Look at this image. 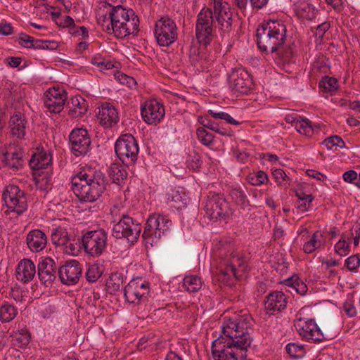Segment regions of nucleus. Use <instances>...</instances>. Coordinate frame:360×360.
<instances>
[{
    "label": "nucleus",
    "mask_w": 360,
    "mask_h": 360,
    "mask_svg": "<svg viewBox=\"0 0 360 360\" xmlns=\"http://www.w3.org/2000/svg\"><path fill=\"white\" fill-rule=\"evenodd\" d=\"M26 242L30 250L38 252L46 248L47 238L44 232L39 229L30 231L27 235Z\"/></svg>",
    "instance_id": "bb28decb"
},
{
    "label": "nucleus",
    "mask_w": 360,
    "mask_h": 360,
    "mask_svg": "<svg viewBox=\"0 0 360 360\" xmlns=\"http://www.w3.org/2000/svg\"><path fill=\"white\" fill-rule=\"evenodd\" d=\"M346 267L352 271H356L360 266V257L359 255H353L345 260Z\"/></svg>",
    "instance_id": "13d9d810"
},
{
    "label": "nucleus",
    "mask_w": 360,
    "mask_h": 360,
    "mask_svg": "<svg viewBox=\"0 0 360 360\" xmlns=\"http://www.w3.org/2000/svg\"><path fill=\"white\" fill-rule=\"evenodd\" d=\"M123 281L122 274L118 272L111 274L106 283L108 292L110 294H115L117 291L120 290Z\"/></svg>",
    "instance_id": "4c0bfd02"
},
{
    "label": "nucleus",
    "mask_w": 360,
    "mask_h": 360,
    "mask_svg": "<svg viewBox=\"0 0 360 360\" xmlns=\"http://www.w3.org/2000/svg\"><path fill=\"white\" fill-rule=\"evenodd\" d=\"M148 293V283H142L141 280H131L124 289V296L129 303L140 304Z\"/></svg>",
    "instance_id": "dca6fc26"
},
{
    "label": "nucleus",
    "mask_w": 360,
    "mask_h": 360,
    "mask_svg": "<svg viewBox=\"0 0 360 360\" xmlns=\"http://www.w3.org/2000/svg\"><path fill=\"white\" fill-rule=\"evenodd\" d=\"M36 186L40 190L47 191L51 188V176L47 172H35L34 173Z\"/></svg>",
    "instance_id": "e433bc0d"
},
{
    "label": "nucleus",
    "mask_w": 360,
    "mask_h": 360,
    "mask_svg": "<svg viewBox=\"0 0 360 360\" xmlns=\"http://www.w3.org/2000/svg\"><path fill=\"white\" fill-rule=\"evenodd\" d=\"M134 13L132 10H127L121 5L112 6L108 13V18H110V24L106 27V31L110 33L112 30L116 37L119 28H122L124 22L127 21L129 17L134 16Z\"/></svg>",
    "instance_id": "f3484780"
},
{
    "label": "nucleus",
    "mask_w": 360,
    "mask_h": 360,
    "mask_svg": "<svg viewBox=\"0 0 360 360\" xmlns=\"http://www.w3.org/2000/svg\"><path fill=\"white\" fill-rule=\"evenodd\" d=\"M81 264L77 260H70L59 266L58 277L62 283L68 285L76 284L82 276Z\"/></svg>",
    "instance_id": "a211bd4d"
},
{
    "label": "nucleus",
    "mask_w": 360,
    "mask_h": 360,
    "mask_svg": "<svg viewBox=\"0 0 360 360\" xmlns=\"http://www.w3.org/2000/svg\"><path fill=\"white\" fill-rule=\"evenodd\" d=\"M115 78L122 84H126L129 88H132L136 84L135 79L122 72H117L115 74Z\"/></svg>",
    "instance_id": "bf43d9fd"
},
{
    "label": "nucleus",
    "mask_w": 360,
    "mask_h": 360,
    "mask_svg": "<svg viewBox=\"0 0 360 360\" xmlns=\"http://www.w3.org/2000/svg\"><path fill=\"white\" fill-rule=\"evenodd\" d=\"M52 163L51 153L46 152L44 148H37L29 160V165L32 170L40 172L46 169Z\"/></svg>",
    "instance_id": "5701e85b"
},
{
    "label": "nucleus",
    "mask_w": 360,
    "mask_h": 360,
    "mask_svg": "<svg viewBox=\"0 0 360 360\" xmlns=\"http://www.w3.org/2000/svg\"><path fill=\"white\" fill-rule=\"evenodd\" d=\"M330 27V25L329 22H323L321 23L316 27V34H319L320 37H322L329 30Z\"/></svg>",
    "instance_id": "774afa93"
},
{
    "label": "nucleus",
    "mask_w": 360,
    "mask_h": 360,
    "mask_svg": "<svg viewBox=\"0 0 360 360\" xmlns=\"http://www.w3.org/2000/svg\"><path fill=\"white\" fill-rule=\"evenodd\" d=\"M139 26V19L134 15L129 17L127 21L124 22L122 28H119L116 37L124 38L130 34H134L138 32Z\"/></svg>",
    "instance_id": "473e14b6"
},
{
    "label": "nucleus",
    "mask_w": 360,
    "mask_h": 360,
    "mask_svg": "<svg viewBox=\"0 0 360 360\" xmlns=\"http://www.w3.org/2000/svg\"><path fill=\"white\" fill-rule=\"evenodd\" d=\"M200 278L197 276H187L184 278L183 287L190 292H196L201 288Z\"/></svg>",
    "instance_id": "37998d69"
},
{
    "label": "nucleus",
    "mask_w": 360,
    "mask_h": 360,
    "mask_svg": "<svg viewBox=\"0 0 360 360\" xmlns=\"http://www.w3.org/2000/svg\"><path fill=\"white\" fill-rule=\"evenodd\" d=\"M186 162L188 167L193 171H197L200 167L202 163L200 155L195 151H193L192 153L188 155Z\"/></svg>",
    "instance_id": "864d4df0"
},
{
    "label": "nucleus",
    "mask_w": 360,
    "mask_h": 360,
    "mask_svg": "<svg viewBox=\"0 0 360 360\" xmlns=\"http://www.w3.org/2000/svg\"><path fill=\"white\" fill-rule=\"evenodd\" d=\"M151 217H154L156 220L157 231L155 234L160 236V238L172 226V221L165 215L158 214L155 213L151 214Z\"/></svg>",
    "instance_id": "c9c22d12"
},
{
    "label": "nucleus",
    "mask_w": 360,
    "mask_h": 360,
    "mask_svg": "<svg viewBox=\"0 0 360 360\" xmlns=\"http://www.w3.org/2000/svg\"><path fill=\"white\" fill-rule=\"evenodd\" d=\"M198 122L204 127V129L207 128L212 131H214L215 128L217 127L219 122H215L210 120L207 117V115L205 116H199L198 118Z\"/></svg>",
    "instance_id": "680f3d73"
},
{
    "label": "nucleus",
    "mask_w": 360,
    "mask_h": 360,
    "mask_svg": "<svg viewBox=\"0 0 360 360\" xmlns=\"http://www.w3.org/2000/svg\"><path fill=\"white\" fill-rule=\"evenodd\" d=\"M51 240L56 245L68 244L70 238L65 229H57L51 234Z\"/></svg>",
    "instance_id": "49530a36"
},
{
    "label": "nucleus",
    "mask_w": 360,
    "mask_h": 360,
    "mask_svg": "<svg viewBox=\"0 0 360 360\" xmlns=\"http://www.w3.org/2000/svg\"><path fill=\"white\" fill-rule=\"evenodd\" d=\"M284 283L294 288L301 295H305L308 290L307 285L297 275L287 278L285 280Z\"/></svg>",
    "instance_id": "58836bf2"
},
{
    "label": "nucleus",
    "mask_w": 360,
    "mask_h": 360,
    "mask_svg": "<svg viewBox=\"0 0 360 360\" xmlns=\"http://www.w3.org/2000/svg\"><path fill=\"white\" fill-rule=\"evenodd\" d=\"M286 352L293 359H301L305 354L306 351L303 345L296 343H288L285 347Z\"/></svg>",
    "instance_id": "de8ad7c7"
},
{
    "label": "nucleus",
    "mask_w": 360,
    "mask_h": 360,
    "mask_svg": "<svg viewBox=\"0 0 360 360\" xmlns=\"http://www.w3.org/2000/svg\"><path fill=\"white\" fill-rule=\"evenodd\" d=\"M9 123L11 133L13 136L21 139L25 136L27 121L20 112L13 115L11 117Z\"/></svg>",
    "instance_id": "7c9ffc66"
},
{
    "label": "nucleus",
    "mask_w": 360,
    "mask_h": 360,
    "mask_svg": "<svg viewBox=\"0 0 360 360\" xmlns=\"http://www.w3.org/2000/svg\"><path fill=\"white\" fill-rule=\"evenodd\" d=\"M106 179L101 171H91L89 173L81 171L72 179V189L81 201L94 202L105 190Z\"/></svg>",
    "instance_id": "f03ea898"
},
{
    "label": "nucleus",
    "mask_w": 360,
    "mask_h": 360,
    "mask_svg": "<svg viewBox=\"0 0 360 360\" xmlns=\"http://www.w3.org/2000/svg\"><path fill=\"white\" fill-rule=\"evenodd\" d=\"M229 195L235 203L241 209L245 210L250 207V202L248 199L245 191L241 187H234L230 191Z\"/></svg>",
    "instance_id": "f704fd0d"
},
{
    "label": "nucleus",
    "mask_w": 360,
    "mask_h": 360,
    "mask_svg": "<svg viewBox=\"0 0 360 360\" xmlns=\"http://www.w3.org/2000/svg\"><path fill=\"white\" fill-rule=\"evenodd\" d=\"M30 47L34 49L53 51L58 49V44L56 41H45L34 39L33 44H31Z\"/></svg>",
    "instance_id": "09e8293b"
},
{
    "label": "nucleus",
    "mask_w": 360,
    "mask_h": 360,
    "mask_svg": "<svg viewBox=\"0 0 360 360\" xmlns=\"http://www.w3.org/2000/svg\"><path fill=\"white\" fill-rule=\"evenodd\" d=\"M154 32L158 44L162 46H168L177 39L176 23L168 17H162L155 23Z\"/></svg>",
    "instance_id": "9b49d317"
},
{
    "label": "nucleus",
    "mask_w": 360,
    "mask_h": 360,
    "mask_svg": "<svg viewBox=\"0 0 360 360\" xmlns=\"http://www.w3.org/2000/svg\"><path fill=\"white\" fill-rule=\"evenodd\" d=\"M97 117L100 124L105 127H110L116 124L119 120L117 110L109 103H105L101 105Z\"/></svg>",
    "instance_id": "b1692460"
},
{
    "label": "nucleus",
    "mask_w": 360,
    "mask_h": 360,
    "mask_svg": "<svg viewBox=\"0 0 360 360\" xmlns=\"http://www.w3.org/2000/svg\"><path fill=\"white\" fill-rule=\"evenodd\" d=\"M34 40V37L27 35L25 33L22 32L19 35V44L25 48L31 49V47H30V45H31V44H33Z\"/></svg>",
    "instance_id": "e2e57ef3"
},
{
    "label": "nucleus",
    "mask_w": 360,
    "mask_h": 360,
    "mask_svg": "<svg viewBox=\"0 0 360 360\" xmlns=\"http://www.w3.org/2000/svg\"><path fill=\"white\" fill-rule=\"evenodd\" d=\"M198 141L204 146L212 147L214 144V136L208 132L204 127H198L196 130Z\"/></svg>",
    "instance_id": "a18cd8bd"
},
{
    "label": "nucleus",
    "mask_w": 360,
    "mask_h": 360,
    "mask_svg": "<svg viewBox=\"0 0 360 360\" xmlns=\"http://www.w3.org/2000/svg\"><path fill=\"white\" fill-rule=\"evenodd\" d=\"M229 82L232 90L240 94H247L253 86L250 75L243 68L234 70L229 75Z\"/></svg>",
    "instance_id": "2eb2a0df"
},
{
    "label": "nucleus",
    "mask_w": 360,
    "mask_h": 360,
    "mask_svg": "<svg viewBox=\"0 0 360 360\" xmlns=\"http://www.w3.org/2000/svg\"><path fill=\"white\" fill-rule=\"evenodd\" d=\"M272 176L278 184L287 187L289 183V178L282 169H276L272 172Z\"/></svg>",
    "instance_id": "5fc2aeb1"
},
{
    "label": "nucleus",
    "mask_w": 360,
    "mask_h": 360,
    "mask_svg": "<svg viewBox=\"0 0 360 360\" xmlns=\"http://www.w3.org/2000/svg\"><path fill=\"white\" fill-rule=\"evenodd\" d=\"M296 328L301 336L314 342H320L326 339L314 319L300 320Z\"/></svg>",
    "instance_id": "aec40b11"
},
{
    "label": "nucleus",
    "mask_w": 360,
    "mask_h": 360,
    "mask_svg": "<svg viewBox=\"0 0 360 360\" xmlns=\"http://www.w3.org/2000/svg\"><path fill=\"white\" fill-rule=\"evenodd\" d=\"M85 251L93 257L103 253L107 245V234L103 229L89 231L82 238Z\"/></svg>",
    "instance_id": "f8f14e48"
},
{
    "label": "nucleus",
    "mask_w": 360,
    "mask_h": 360,
    "mask_svg": "<svg viewBox=\"0 0 360 360\" xmlns=\"http://www.w3.org/2000/svg\"><path fill=\"white\" fill-rule=\"evenodd\" d=\"M214 131L221 136H232L233 135V132L230 128H225L220 123H218L217 127L215 128Z\"/></svg>",
    "instance_id": "338daca9"
},
{
    "label": "nucleus",
    "mask_w": 360,
    "mask_h": 360,
    "mask_svg": "<svg viewBox=\"0 0 360 360\" xmlns=\"http://www.w3.org/2000/svg\"><path fill=\"white\" fill-rule=\"evenodd\" d=\"M212 9L204 6L197 15L195 23V37L200 45L207 46L214 38L213 25L216 22L213 18Z\"/></svg>",
    "instance_id": "423d86ee"
},
{
    "label": "nucleus",
    "mask_w": 360,
    "mask_h": 360,
    "mask_svg": "<svg viewBox=\"0 0 360 360\" xmlns=\"http://www.w3.org/2000/svg\"><path fill=\"white\" fill-rule=\"evenodd\" d=\"M24 151L21 148L15 149L14 151H7L4 154V161L6 166L14 170H18L22 167Z\"/></svg>",
    "instance_id": "c756f323"
},
{
    "label": "nucleus",
    "mask_w": 360,
    "mask_h": 360,
    "mask_svg": "<svg viewBox=\"0 0 360 360\" xmlns=\"http://www.w3.org/2000/svg\"><path fill=\"white\" fill-rule=\"evenodd\" d=\"M66 100L65 91L53 88L46 91L44 106L52 113H59L63 110Z\"/></svg>",
    "instance_id": "4be33fe9"
},
{
    "label": "nucleus",
    "mask_w": 360,
    "mask_h": 360,
    "mask_svg": "<svg viewBox=\"0 0 360 360\" xmlns=\"http://www.w3.org/2000/svg\"><path fill=\"white\" fill-rule=\"evenodd\" d=\"M141 116L143 120L149 124H158L165 115V108L156 100H150L145 102L141 107Z\"/></svg>",
    "instance_id": "6ab92c4d"
},
{
    "label": "nucleus",
    "mask_w": 360,
    "mask_h": 360,
    "mask_svg": "<svg viewBox=\"0 0 360 360\" xmlns=\"http://www.w3.org/2000/svg\"><path fill=\"white\" fill-rule=\"evenodd\" d=\"M36 275V266L30 259H23L16 268V278L23 283H27L33 280Z\"/></svg>",
    "instance_id": "393cba45"
},
{
    "label": "nucleus",
    "mask_w": 360,
    "mask_h": 360,
    "mask_svg": "<svg viewBox=\"0 0 360 360\" xmlns=\"http://www.w3.org/2000/svg\"><path fill=\"white\" fill-rule=\"evenodd\" d=\"M349 242L339 240L335 245V252L341 257L347 255L349 253Z\"/></svg>",
    "instance_id": "4d7b16f0"
},
{
    "label": "nucleus",
    "mask_w": 360,
    "mask_h": 360,
    "mask_svg": "<svg viewBox=\"0 0 360 360\" xmlns=\"http://www.w3.org/2000/svg\"><path fill=\"white\" fill-rule=\"evenodd\" d=\"M112 6H111V4H105L103 6V8L102 7H100L99 8V11L98 12V17H97V21L98 22V24H101L102 26L104 25V22L107 20H110V18H108V11H105V9H110L112 8Z\"/></svg>",
    "instance_id": "052dcab7"
},
{
    "label": "nucleus",
    "mask_w": 360,
    "mask_h": 360,
    "mask_svg": "<svg viewBox=\"0 0 360 360\" xmlns=\"http://www.w3.org/2000/svg\"><path fill=\"white\" fill-rule=\"evenodd\" d=\"M59 266L51 257L41 258L37 265V276L41 283L46 287L52 286L58 276Z\"/></svg>",
    "instance_id": "4468645a"
},
{
    "label": "nucleus",
    "mask_w": 360,
    "mask_h": 360,
    "mask_svg": "<svg viewBox=\"0 0 360 360\" xmlns=\"http://www.w3.org/2000/svg\"><path fill=\"white\" fill-rule=\"evenodd\" d=\"M295 127L298 132L308 136L312 135L314 127L318 128V126L316 125L312 126L309 120L302 117L298 120V122H297Z\"/></svg>",
    "instance_id": "c03bdc74"
},
{
    "label": "nucleus",
    "mask_w": 360,
    "mask_h": 360,
    "mask_svg": "<svg viewBox=\"0 0 360 360\" xmlns=\"http://www.w3.org/2000/svg\"><path fill=\"white\" fill-rule=\"evenodd\" d=\"M156 220L154 217H151L150 214L146 224L143 233L142 234L143 240L145 243L146 248H148V245L153 246L156 244L160 239V236L155 234L157 231Z\"/></svg>",
    "instance_id": "cd10ccee"
},
{
    "label": "nucleus",
    "mask_w": 360,
    "mask_h": 360,
    "mask_svg": "<svg viewBox=\"0 0 360 360\" xmlns=\"http://www.w3.org/2000/svg\"><path fill=\"white\" fill-rule=\"evenodd\" d=\"M205 214L210 219H225L232 214L224 194L210 192L205 202Z\"/></svg>",
    "instance_id": "0eeeda50"
},
{
    "label": "nucleus",
    "mask_w": 360,
    "mask_h": 360,
    "mask_svg": "<svg viewBox=\"0 0 360 360\" xmlns=\"http://www.w3.org/2000/svg\"><path fill=\"white\" fill-rule=\"evenodd\" d=\"M208 115H211L214 119H220L225 120L227 123L239 125L240 122L233 119L229 114L222 112V111H216L214 110H209L207 112Z\"/></svg>",
    "instance_id": "603ef678"
},
{
    "label": "nucleus",
    "mask_w": 360,
    "mask_h": 360,
    "mask_svg": "<svg viewBox=\"0 0 360 360\" xmlns=\"http://www.w3.org/2000/svg\"><path fill=\"white\" fill-rule=\"evenodd\" d=\"M295 46L294 44H290L285 47L281 46L278 51L272 52L273 58L277 60L280 63H289L294 57Z\"/></svg>",
    "instance_id": "72a5a7b5"
},
{
    "label": "nucleus",
    "mask_w": 360,
    "mask_h": 360,
    "mask_svg": "<svg viewBox=\"0 0 360 360\" xmlns=\"http://www.w3.org/2000/svg\"><path fill=\"white\" fill-rule=\"evenodd\" d=\"M288 297L282 291L275 290L265 297L264 308L269 315L283 311L287 307Z\"/></svg>",
    "instance_id": "412c9836"
},
{
    "label": "nucleus",
    "mask_w": 360,
    "mask_h": 360,
    "mask_svg": "<svg viewBox=\"0 0 360 360\" xmlns=\"http://www.w3.org/2000/svg\"><path fill=\"white\" fill-rule=\"evenodd\" d=\"M72 153L76 156L85 155L91 149V137L84 128H75L69 134Z\"/></svg>",
    "instance_id": "ddd939ff"
},
{
    "label": "nucleus",
    "mask_w": 360,
    "mask_h": 360,
    "mask_svg": "<svg viewBox=\"0 0 360 360\" xmlns=\"http://www.w3.org/2000/svg\"><path fill=\"white\" fill-rule=\"evenodd\" d=\"M253 319L250 314L224 318L221 334L212 343L214 360H239L243 350L250 347L252 338L249 333Z\"/></svg>",
    "instance_id": "f257e3e1"
},
{
    "label": "nucleus",
    "mask_w": 360,
    "mask_h": 360,
    "mask_svg": "<svg viewBox=\"0 0 360 360\" xmlns=\"http://www.w3.org/2000/svg\"><path fill=\"white\" fill-rule=\"evenodd\" d=\"M343 307H344V309L348 316L354 317L356 315V309L354 306V301L347 300L344 303Z\"/></svg>",
    "instance_id": "0e129e2a"
},
{
    "label": "nucleus",
    "mask_w": 360,
    "mask_h": 360,
    "mask_svg": "<svg viewBox=\"0 0 360 360\" xmlns=\"http://www.w3.org/2000/svg\"><path fill=\"white\" fill-rule=\"evenodd\" d=\"M322 144L326 146L328 149H333L334 146L339 147L340 148H345V143L342 140V139L337 135L330 136L326 138L323 142Z\"/></svg>",
    "instance_id": "3c124183"
},
{
    "label": "nucleus",
    "mask_w": 360,
    "mask_h": 360,
    "mask_svg": "<svg viewBox=\"0 0 360 360\" xmlns=\"http://www.w3.org/2000/svg\"><path fill=\"white\" fill-rule=\"evenodd\" d=\"M319 87L323 92L334 91L338 88V82L335 77L326 75L319 81Z\"/></svg>",
    "instance_id": "a19ab883"
},
{
    "label": "nucleus",
    "mask_w": 360,
    "mask_h": 360,
    "mask_svg": "<svg viewBox=\"0 0 360 360\" xmlns=\"http://www.w3.org/2000/svg\"><path fill=\"white\" fill-rule=\"evenodd\" d=\"M211 8L219 29L224 34H229L233 24V13L230 5L224 0H212Z\"/></svg>",
    "instance_id": "9d476101"
},
{
    "label": "nucleus",
    "mask_w": 360,
    "mask_h": 360,
    "mask_svg": "<svg viewBox=\"0 0 360 360\" xmlns=\"http://www.w3.org/2000/svg\"><path fill=\"white\" fill-rule=\"evenodd\" d=\"M295 11L299 18L307 20H312L316 17L318 11L309 1L299 0L295 4Z\"/></svg>",
    "instance_id": "c85d7f7f"
},
{
    "label": "nucleus",
    "mask_w": 360,
    "mask_h": 360,
    "mask_svg": "<svg viewBox=\"0 0 360 360\" xmlns=\"http://www.w3.org/2000/svg\"><path fill=\"white\" fill-rule=\"evenodd\" d=\"M125 166L122 164L112 163L108 169V176L113 183L121 185L127 179L128 173L124 168Z\"/></svg>",
    "instance_id": "2f4dec72"
},
{
    "label": "nucleus",
    "mask_w": 360,
    "mask_h": 360,
    "mask_svg": "<svg viewBox=\"0 0 360 360\" xmlns=\"http://www.w3.org/2000/svg\"><path fill=\"white\" fill-rule=\"evenodd\" d=\"M224 268L217 274V279L224 285H230L232 277L238 279L247 270V263L239 252L232 250L223 259Z\"/></svg>",
    "instance_id": "39448f33"
},
{
    "label": "nucleus",
    "mask_w": 360,
    "mask_h": 360,
    "mask_svg": "<svg viewBox=\"0 0 360 360\" xmlns=\"http://www.w3.org/2000/svg\"><path fill=\"white\" fill-rule=\"evenodd\" d=\"M68 115L72 118L81 117L89 108L88 102L81 96L71 98L66 103Z\"/></svg>",
    "instance_id": "a878e982"
},
{
    "label": "nucleus",
    "mask_w": 360,
    "mask_h": 360,
    "mask_svg": "<svg viewBox=\"0 0 360 360\" xmlns=\"http://www.w3.org/2000/svg\"><path fill=\"white\" fill-rule=\"evenodd\" d=\"M2 198L11 212L20 215L27 210V199L25 193L18 186L9 184L4 188Z\"/></svg>",
    "instance_id": "6e6552de"
},
{
    "label": "nucleus",
    "mask_w": 360,
    "mask_h": 360,
    "mask_svg": "<svg viewBox=\"0 0 360 360\" xmlns=\"http://www.w3.org/2000/svg\"><path fill=\"white\" fill-rule=\"evenodd\" d=\"M319 236H322V233L316 231L313 233L311 239L304 243L302 248L304 253L311 254L321 246V242L317 239Z\"/></svg>",
    "instance_id": "79ce46f5"
},
{
    "label": "nucleus",
    "mask_w": 360,
    "mask_h": 360,
    "mask_svg": "<svg viewBox=\"0 0 360 360\" xmlns=\"http://www.w3.org/2000/svg\"><path fill=\"white\" fill-rule=\"evenodd\" d=\"M115 151L122 163L134 174L139 148L134 136L131 134H122L115 143Z\"/></svg>",
    "instance_id": "20e7f679"
},
{
    "label": "nucleus",
    "mask_w": 360,
    "mask_h": 360,
    "mask_svg": "<svg viewBox=\"0 0 360 360\" xmlns=\"http://www.w3.org/2000/svg\"><path fill=\"white\" fill-rule=\"evenodd\" d=\"M17 314V309L8 302H5L0 307V320L1 322H10L16 316Z\"/></svg>",
    "instance_id": "ea45409f"
},
{
    "label": "nucleus",
    "mask_w": 360,
    "mask_h": 360,
    "mask_svg": "<svg viewBox=\"0 0 360 360\" xmlns=\"http://www.w3.org/2000/svg\"><path fill=\"white\" fill-rule=\"evenodd\" d=\"M268 180L267 174L263 171H259L252 176H249V181L253 186H259Z\"/></svg>",
    "instance_id": "6e6d98bb"
},
{
    "label": "nucleus",
    "mask_w": 360,
    "mask_h": 360,
    "mask_svg": "<svg viewBox=\"0 0 360 360\" xmlns=\"http://www.w3.org/2000/svg\"><path fill=\"white\" fill-rule=\"evenodd\" d=\"M103 270L98 264L89 265L86 272V278L89 283L96 282L102 275Z\"/></svg>",
    "instance_id": "8fccbe9b"
},
{
    "label": "nucleus",
    "mask_w": 360,
    "mask_h": 360,
    "mask_svg": "<svg viewBox=\"0 0 360 360\" xmlns=\"http://www.w3.org/2000/svg\"><path fill=\"white\" fill-rule=\"evenodd\" d=\"M30 335L29 334H20L19 336L16 337L15 340L20 347L27 346L30 342Z\"/></svg>",
    "instance_id": "69168bd1"
},
{
    "label": "nucleus",
    "mask_w": 360,
    "mask_h": 360,
    "mask_svg": "<svg viewBox=\"0 0 360 360\" xmlns=\"http://www.w3.org/2000/svg\"><path fill=\"white\" fill-rule=\"evenodd\" d=\"M286 27L281 21H264L256 32L258 49L265 53L278 51L286 40Z\"/></svg>",
    "instance_id": "7ed1b4c3"
},
{
    "label": "nucleus",
    "mask_w": 360,
    "mask_h": 360,
    "mask_svg": "<svg viewBox=\"0 0 360 360\" xmlns=\"http://www.w3.org/2000/svg\"><path fill=\"white\" fill-rule=\"evenodd\" d=\"M141 232V225L129 215H122L112 229V236L117 238H126L134 244L137 241Z\"/></svg>",
    "instance_id": "1a4fd4ad"
}]
</instances>
